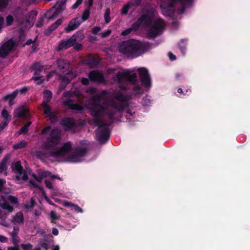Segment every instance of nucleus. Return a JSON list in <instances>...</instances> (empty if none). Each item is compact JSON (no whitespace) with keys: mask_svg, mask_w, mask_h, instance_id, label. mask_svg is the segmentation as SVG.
<instances>
[{"mask_svg":"<svg viewBox=\"0 0 250 250\" xmlns=\"http://www.w3.org/2000/svg\"><path fill=\"white\" fill-rule=\"evenodd\" d=\"M157 15L153 8L146 9L139 18L144 27H150L146 33L147 39H153L161 35L165 26L164 21L161 18L154 20Z\"/></svg>","mask_w":250,"mask_h":250,"instance_id":"f257e3e1","label":"nucleus"},{"mask_svg":"<svg viewBox=\"0 0 250 250\" xmlns=\"http://www.w3.org/2000/svg\"><path fill=\"white\" fill-rule=\"evenodd\" d=\"M101 97L99 95L94 96L92 98L89 109L91 115L93 117V122L99 124L100 122V117L107 116L108 119H112L114 117L116 112L109 108V107L104 106L100 104Z\"/></svg>","mask_w":250,"mask_h":250,"instance_id":"f03ea898","label":"nucleus"},{"mask_svg":"<svg viewBox=\"0 0 250 250\" xmlns=\"http://www.w3.org/2000/svg\"><path fill=\"white\" fill-rule=\"evenodd\" d=\"M119 50L122 53L127 54L131 58L137 57L144 52L142 43L133 39L121 42L119 45Z\"/></svg>","mask_w":250,"mask_h":250,"instance_id":"7ed1b4c3","label":"nucleus"},{"mask_svg":"<svg viewBox=\"0 0 250 250\" xmlns=\"http://www.w3.org/2000/svg\"><path fill=\"white\" fill-rule=\"evenodd\" d=\"M57 70L61 73L64 74L61 76L62 79L61 84L64 85V87L68 84L71 81L75 78L77 74L75 71L69 70V62L63 59H58L56 61Z\"/></svg>","mask_w":250,"mask_h":250,"instance_id":"20e7f679","label":"nucleus"},{"mask_svg":"<svg viewBox=\"0 0 250 250\" xmlns=\"http://www.w3.org/2000/svg\"><path fill=\"white\" fill-rule=\"evenodd\" d=\"M100 117L101 122L99 124H96L93 122L94 125L98 126V128L95 131L97 139L100 142H106L109 138L110 130L109 126H110L114 122V117L112 119H109L108 123H104L102 118Z\"/></svg>","mask_w":250,"mask_h":250,"instance_id":"39448f33","label":"nucleus"},{"mask_svg":"<svg viewBox=\"0 0 250 250\" xmlns=\"http://www.w3.org/2000/svg\"><path fill=\"white\" fill-rule=\"evenodd\" d=\"M118 102L112 100L110 101L106 105L116 109L119 113H122L124 110L128 106L126 97L121 93H118L115 97Z\"/></svg>","mask_w":250,"mask_h":250,"instance_id":"423d86ee","label":"nucleus"},{"mask_svg":"<svg viewBox=\"0 0 250 250\" xmlns=\"http://www.w3.org/2000/svg\"><path fill=\"white\" fill-rule=\"evenodd\" d=\"M61 140V133L59 129H52L50 132V136L48 137L46 141L43 144L44 149L49 150L55 146L59 144Z\"/></svg>","mask_w":250,"mask_h":250,"instance_id":"0eeeda50","label":"nucleus"},{"mask_svg":"<svg viewBox=\"0 0 250 250\" xmlns=\"http://www.w3.org/2000/svg\"><path fill=\"white\" fill-rule=\"evenodd\" d=\"M137 74L135 73H131L129 71L125 73L119 72L114 76L113 80L118 82L119 83H124L126 81L132 83H135L137 82Z\"/></svg>","mask_w":250,"mask_h":250,"instance_id":"6e6552de","label":"nucleus"},{"mask_svg":"<svg viewBox=\"0 0 250 250\" xmlns=\"http://www.w3.org/2000/svg\"><path fill=\"white\" fill-rule=\"evenodd\" d=\"M88 151V149L84 146H78L76 147L72 154L68 157V160L71 163L80 162V159L84 157Z\"/></svg>","mask_w":250,"mask_h":250,"instance_id":"1a4fd4ad","label":"nucleus"},{"mask_svg":"<svg viewBox=\"0 0 250 250\" xmlns=\"http://www.w3.org/2000/svg\"><path fill=\"white\" fill-rule=\"evenodd\" d=\"M71 149L72 143L70 142H67L64 143L58 150L50 151L49 154L50 156L54 158H59L69 153Z\"/></svg>","mask_w":250,"mask_h":250,"instance_id":"9d476101","label":"nucleus"},{"mask_svg":"<svg viewBox=\"0 0 250 250\" xmlns=\"http://www.w3.org/2000/svg\"><path fill=\"white\" fill-rule=\"evenodd\" d=\"M65 2L61 1L57 3V7L54 9V7L51 8L46 13L44 16L49 20H52L56 18L62 10L63 7L65 6Z\"/></svg>","mask_w":250,"mask_h":250,"instance_id":"9b49d317","label":"nucleus"},{"mask_svg":"<svg viewBox=\"0 0 250 250\" xmlns=\"http://www.w3.org/2000/svg\"><path fill=\"white\" fill-rule=\"evenodd\" d=\"M141 82L143 86L149 87L151 85L150 77L148 70L144 67L138 69Z\"/></svg>","mask_w":250,"mask_h":250,"instance_id":"f8f14e48","label":"nucleus"},{"mask_svg":"<svg viewBox=\"0 0 250 250\" xmlns=\"http://www.w3.org/2000/svg\"><path fill=\"white\" fill-rule=\"evenodd\" d=\"M14 45L12 40L5 42L0 47V58L6 57L11 52Z\"/></svg>","mask_w":250,"mask_h":250,"instance_id":"ddd939ff","label":"nucleus"},{"mask_svg":"<svg viewBox=\"0 0 250 250\" xmlns=\"http://www.w3.org/2000/svg\"><path fill=\"white\" fill-rule=\"evenodd\" d=\"M82 23V20L80 17H76L72 19L69 22L67 26L64 28L66 33H69L78 28Z\"/></svg>","mask_w":250,"mask_h":250,"instance_id":"4468645a","label":"nucleus"},{"mask_svg":"<svg viewBox=\"0 0 250 250\" xmlns=\"http://www.w3.org/2000/svg\"><path fill=\"white\" fill-rule=\"evenodd\" d=\"M75 44V41L73 38H70L68 40H63L59 42L57 47V51H61L67 49Z\"/></svg>","mask_w":250,"mask_h":250,"instance_id":"2eb2a0df","label":"nucleus"},{"mask_svg":"<svg viewBox=\"0 0 250 250\" xmlns=\"http://www.w3.org/2000/svg\"><path fill=\"white\" fill-rule=\"evenodd\" d=\"M88 78L90 81L94 82L102 83L104 81L103 74L97 70H93L89 72Z\"/></svg>","mask_w":250,"mask_h":250,"instance_id":"dca6fc26","label":"nucleus"},{"mask_svg":"<svg viewBox=\"0 0 250 250\" xmlns=\"http://www.w3.org/2000/svg\"><path fill=\"white\" fill-rule=\"evenodd\" d=\"M63 105L72 110L81 111L83 109L82 105L78 103H74V101L70 99L64 101Z\"/></svg>","mask_w":250,"mask_h":250,"instance_id":"f3484780","label":"nucleus"},{"mask_svg":"<svg viewBox=\"0 0 250 250\" xmlns=\"http://www.w3.org/2000/svg\"><path fill=\"white\" fill-rule=\"evenodd\" d=\"M28 114V110L24 106H20L14 111V116L18 118H26Z\"/></svg>","mask_w":250,"mask_h":250,"instance_id":"a211bd4d","label":"nucleus"},{"mask_svg":"<svg viewBox=\"0 0 250 250\" xmlns=\"http://www.w3.org/2000/svg\"><path fill=\"white\" fill-rule=\"evenodd\" d=\"M62 124L64 126L66 130H71L75 126V120L73 118H65L62 121Z\"/></svg>","mask_w":250,"mask_h":250,"instance_id":"6ab92c4d","label":"nucleus"},{"mask_svg":"<svg viewBox=\"0 0 250 250\" xmlns=\"http://www.w3.org/2000/svg\"><path fill=\"white\" fill-rule=\"evenodd\" d=\"M160 7L163 15L172 17V0H169L167 5L164 3L161 4Z\"/></svg>","mask_w":250,"mask_h":250,"instance_id":"aec40b11","label":"nucleus"},{"mask_svg":"<svg viewBox=\"0 0 250 250\" xmlns=\"http://www.w3.org/2000/svg\"><path fill=\"white\" fill-rule=\"evenodd\" d=\"M62 20L61 19L57 20L55 22L52 23L47 29L44 31V34L45 36H49L53 31L55 30L61 24Z\"/></svg>","mask_w":250,"mask_h":250,"instance_id":"412c9836","label":"nucleus"},{"mask_svg":"<svg viewBox=\"0 0 250 250\" xmlns=\"http://www.w3.org/2000/svg\"><path fill=\"white\" fill-rule=\"evenodd\" d=\"M19 93L18 89H16L11 93L5 95L3 98L4 101H9V105L12 106L13 104V101L17 96Z\"/></svg>","mask_w":250,"mask_h":250,"instance_id":"4be33fe9","label":"nucleus"},{"mask_svg":"<svg viewBox=\"0 0 250 250\" xmlns=\"http://www.w3.org/2000/svg\"><path fill=\"white\" fill-rule=\"evenodd\" d=\"M13 170L17 172V173L19 175V176H16L17 179H19V176L21 175L23 172V168L21 161H18L15 163L14 166L13 167Z\"/></svg>","mask_w":250,"mask_h":250,"instance_id":"5701e85b","label":"nucleus"},{"mask_svg":"<svg viewBox=\"0 0 250 250\" xmlns=\"http://www.w3.org/2000/svg\"><path fill=\"white\" fill-rule=\"evenodd\" d=\"M19 230V228L14 227L13 230L10 233L12 243L14 245H18L19 243V239L18 237Z\"/></svg>","mask_w":250,"mask_h":250,"instance_id":"b1692460","label":"nucleus"},{"mask_svg":"<svg viewBox=\"0 0 250 250\" xmlns=\"http://www.w3.org/2000/svg\"><path fill=\"white\" fill-rule=\"evenodd\" d=\"M23 214L22 212L19 211L13 217L12 222L14 223L21 224L23 223Z\"/></svg>","mask_w":250,"mask_h":250,"instance_id":"393cba45","label":"nucleus"},{"mask_svg":"<svg viewBox=\"0 0 250 250\" xmlns=\"http://www.w3.org/2000/svg\"><path fill=\"white\" fill-rule=\"evenodd\" d=\"M9 159V156L7 155L5 156L1 161L0 163V173H2L4 171H6L7 170V166L6 164Z\"/></svg>","mask_w":250,"mask_h":250,"instance_id":"a878e982","label":"nucleus"},{"mask_svg":"<svg viewBox=\"0 0 250 250\" xmlns=\"http://www.w3.org/2000/svg\"><path fill=\"white\" fill-rule=\"evenodd\" d=\"M37 15V12L35 11H31L27 16L25 17V21L27 22H34L36 20Z\"/></svg>","mask_w":250,"mask_h":250,"instance_id":"bb28decb","label":"nucleus"},{"mask_svg":"<svg viewBox=\"0 0 250 250\" xmlns=\"http://www.w3.org/2000/svg\"><path fill=\"white\" fill-rule=\"evenodd\" d=\"M2 198L4 202L2 203L0 199V207L4 209H7L9 212H12L14 210L13 207L10 206L9 203L3 197Z\"/></svg>","mask_w":250,"mask_h":250,"instance_id":"cd10ccee","label":"nucleus"},{"mask_svg":"<svg viewBox=\"0 0 250 250\" xmlns=\"http://www.w3.org/2000/svg\"><path fill=\"white\" fill-rule=\"evenodd\" d=\"M52 97V93L51 91L46 90L43 92V100L42 103H47L49 102Z\"/></svg>","mask_w":250,"mask_h":250,"instance_id":"c85d7f7f","label":"nucleus"},{"mask_svg":"<svg viewBox=\"0 0 250 250\" xmlns=\"http://www.w3.org/2000/svg\"><path fill=\"white\" fill-rule=\"evenodd\" d=\"M70 38H73V39L75 41V44L77 42V41H81L84 38V35L83 34V31L82 30L79 31L75 33L72 37Z\"/></svg>","mask_w":250,"mask_h":250,"instance_id":"c756f323","label":"nucleus"},{"mask_svg":"<svg viewBox=\"0 0 250 250\" xmlns=\"http://www.w3.org/2000/svg\"><path fill=\"white\" fill-rule=\"evenodd\" d=\"M64 205L65 207H72V209L74 210L75 211H76L78 213H82L83 212L82 208H81L78 205L73 204L69 202H65Z\"/></svg>","mask_w":250,"mask_h":250,"instance_id":"7c9ffc66","label":"nucleus"},{"mask_svg":"<svg viewBox=\"0 0 250 250\" xmlns=\"http://www.w3.org/2000/svg\"><path fill=\"white\" fill-rule=\"evenodd\" d=\"M27 145V143L24 141L22 140L16 144L14 145L13 146V148L14 149H19L25 147Z\"/></svg>","mask_w":250,"mask_h":250,"instance_id":"2f4dec72","label":"nucleus"},{"mask_svg":"<svg viewBox=\"0 0 250 250\" xmlns=\"http://www.w3.org/2000/svg\"><path fill=\"white\" fill-rule=\"evenodd\" d=\"M1 116L3 118V121L10 122L11 117L8 113L7 110L3 109L1 111Z\"/></svg>","mask_w":250,"mask_h":250,"instance_id":"473e14b6","label":"nucleus"},{"mask_svg":"<svg viewBox=\"0 0 250 250\" xmlns=\"http://www.w3.org/2000/svg\"><path fill=\"white\" fill-rule=\"evenodd\" d=\"M49 217L51 223L53 224H55V221L59 219V216H58L56 212L54 210H52L50 211L49 214Z\"/></svg>","mask_w":250,"mask_h":250,"instance_id":"72a5a7b5","label":"nucleus"},{"mask_svg":"<svg viewBox=\"0 0 250 250\" xmlns=\"http://www.w3.org/2000/svg\"><path fill=\"white\" fill-rule=\"evenodd\" d=\"M42 104L43 108V113L45 115H47L52 112L50 106L47 103H42Z\"/></svg>","mask_w":250,"mask_h":250,"instance_id":"f704fd0d","label":"nucleus"},{"mask_svg":"<svg viewBox=\"0 0 250 250\" xmlns=\"http://www.w3.org/2000/svg\"><path fill=\"white\" fill-rule=\"evenodd\" d=\"M131 7V3L130 2H127L125 4L122 10H121V13L123 15H126L128 13V10Z\"/></svg>","mask_w":250,"mask_h":250,"instance_id":"c9c22d12","label":"nucleus"},{"mask_svg":"<svg viewBox=\"0 0 250 250\" xmlns=\"http://www.w3.org/2000/svg\"><path fill=\"white\" fill-rule=\"evenodd\" d=\"M90 13V10L89 9H87L83 12L82 18H81L82 22L86 21L89 18Z\"/></svg>","mask_w":250,"mask_h":250,"instance_id":"e433bc0d","label":"nucleus"},{"mask_svg":"<svg viewBox=\"0 0 250 250\" xmlns=\"http://www.w3.org/2000/svg\"><path fill=\"white\" fill-rule=\"evenodd\" d=\"M141 25H142V24L138 18L136 21L132 24L131 28H132V30L137 31L139 29Z\"/></svg>","mask_w":250,"mask_h":250,"instance_id":"4c0bfd02","label":"nucleus"},{"mask_svg":"<svg viewBox=\"0 0 250 250\" xmlns=\"http://www.w3.org/2000/svg\"><path fill=\"white\" fill-rule=\"evenodd\" d=\"M110 10L109 8H107L105 10V11L104 14V18L105 20V22L106 23H109L111 19L110 17Z\"/></svg>","mask_w":250,"mask_h":250,"instance_id":"58836bf2","label":"nucleus"},{"mask_svg":"<svg viewBox=\"0 0 250 250\" xmlns=\"http://www.w3.org/2000/svg\"><path fill=\"white\" fill-rule=\"evenodd\" d=\"M32 69L34 70L37 71H42L43 68L42 65H41L40 63L39 62H35L34 63L32 66Z\"/></svg>","mask_w":250,"mask_h":250,"instance_id":"ea45409f","label":"nucleus"},{"mask_svg":"<svg viewBox=\"0 0 250 250\" xmlns=\"http://www.w3.org/2000/svg\"><path fill=\"white\" fill-rule=\"evenodd\" d=\"M42 76H33L32 79H33L38 85H41L44 82V79H42Z\"/></svg>","mask_w":250,"mask_h":250,"instance_id":"a19ab883","label":"nucleus"},{"mask_svg":"<svg viewBox=\"0 0 250 250\" xmlns=\"http://www.w3.org/2000/svg\"><path fill=\"white\" fill-rule=\"evenodd\" d=\"M35 199L32 197L30 199V202L29 204H25L24 205V207L27 209H31L34 207V206H35Z\"/></svg>","mask_w":250,"mask_h":250,"instance_id":"79ce46f5","label":"nucleus"},{"mask_svg":"<svg viewBox=\"0 0 250 250\" xmlns=\"http://www.w3.org/2000/svg\"><path fill=\"white\" fill-rule=\"evenodd\" d=\"M47 116L49 117V119L51 121V123H55L57 120L58 117L53 112H52L50 114H49Z\"/></svg>","mask_w":250,"mask_h":250,"instance_id":"37998d69","label":"nucleus"},{"mask_svg":"<svg viewBox=\"0 0 250 250\" xmlns=\"http://www.w3.org/2000/svg\"><path fill=\"white\" fill-rule=\"evenodd\" d=\"M8 4V0H0V11L5 8Z\"/></svg>","mask_w":250,"mask_h":250,"instance_id":"c03bdc74","label":"nucleus"},{"mask_svg":"<svg viewBox=\"0 0 250 250\" xmlns=\"http://www.w3.org/2000/svg\"><path fill=\"white\" fill-rule=\"evenodd\" d=\"M8 199L11 204H16L18 203V199L16 197L13 195H9L8 197Z\"/></svg>","mask_w":250,"mask_h":250,"instance_id":"a18cd8bd","label":"nucleus"},{"mask_svg":"<svg viewBox=\"0 0 250 250\" xmlns=\"http://www.w3.org/2000/svg\"><path fill=\"white\" fill-rule=\"evenodd\" d=\"M141 88L139 85H136L133 88V93L134 95H138L141 93Z\"/></svg>","mask_w":250,"mask_h":250,"instance_id":"49530a36","label":"nucleus"},{"mask_svg":"<svg viewBox=\"0 0 250 250\" xmlns=\"http://www.w3.org/2000/svg\"><path fill=\"white\" fill-rule=\"evenodd\" d=\"M142 104L144 106H147L150 104V100L147 97H145L142 100Z\"/></svg>","mask_w":250,"mask_h":250,"instance_id":"de8ad7c7","label":"nucleus"},{"mask_svg":"<svg viewBox=\"0 0 250 250\" xmlns=\"http://www.w3.org/2000/svg\"><path fill=\"white\" fill-rule=\"evenodd\" d=\"M111 33V31L110 29H107L104 32L101 33V35L102 38H106L109 36Z\"/></svg>","mask_w":250,"mask_h":250,"instance_id":"09e8293b","label":"nucleus"},{"mask_svg":"<svg viewBox=\"0 0 250 250\" xmlns=\"http://www.w3.org/2000/svg\"><path fill=\"white\" fill-rule=\"evenodd\" d=\"M44 184H45L46 188H47L48 189H53V187L52 186V184L49 180H48V179L45 180Z\"/></svg>","mask_w":250,"mask_h":250,"instance_id":"8fccbe9b","label":"nucleus"},{"mask_svg":"<svg viewBox=\"0 0 250 250\" xmlns=\"http://www.w3.org/2000/svg\"><path fill=\"white\" fill-rule=\"evenodd\" d=\"M178 46L182 52L184 51L186 47L185 41L184 40L181 41V42L178 43Z\"/></svg>","mask_w":250,"mask_h":250,"instance_id":"3c124183","label":"nucleus"},{"mask_svg":"<svg viewBox=\"0 0 250 250\" xmlns=\"http://www.w3.org/2000/svg\"><path fill=\"white\" fill-rule=\"evenodd\" d=\"M101 30V28L100 26H95L92 28L91 32L93 34L96 35Z\"/></svg>","mask_w":250,"mask_h":250,"instance_id":"603ef678","label":"nucleus"},{"mask_svg":"<svg viewBox=\"0 0 250 250\" xmlns=\"http://www.w3.org/2000/svg\"><path fill=\"white\" fill-rule=\"evenodd\" d=\"M13 21V18L11 15L8 16L6 18V22L7 25L12 24Z\"/></svg>","mask_w":250,"mask_h":250,"instance_id":"864d4df0","label":"nucleus"},{"mask_svg":"<svg viewBox=\"0 0 250 250\" xmlns=\"http://www.w3.org/2000/svg\"><path fill=\"white\" fill-rule=\"evenodd\" d=\"M28 132V129L26 128V127L23 126L18 131V134L19 135H21L22 134H26Z\"/></svg>","mask_w":250,"mask_h":250,"instance_id":"5fc2aeb1","label":"nucleus"},{"mask_svg":"<svg viewBox=\"0 0 250 250\" xmlns=\"http://www.w3.org/2000/svg\"><path fill=\"white\" fill-rule=\"evenodd\" d=\"M83 2V0H77L76 1L72 6V8L75 9L78 7Z\"/></svg>","mask_w":250,"mask_h":250,"instance_id":"6e6d98bb","label":"nucleus"},{"mask_svg":"<svg viewBox=\"0 0 250 250\" xmlns=\"http://www.w3.org/2000/svg\"><path fill=\"white\" fill-rule=\"evenodd\" d=\"M51 129V126L49 125L44 127L41 131L42 134H47Z\"/></svg>","mask_w":250,"mask_h":250,"instance_id":"4d7b16f0","label":"nucleus"},{"mask_svg":"<svg viewBox=\"0 0 250 250\" xmlns=\"http://www.w3.org/2000/svg\"><path fill=\"white\" fill-rule=\"evenodd\" d=\"M131 3V6H139L142 0H134L132 2H130Z\"/></svg>","mask_w":250,"mask_h":250,"instance_id":"13d9d810","label":"nucleus"},{"mask_svg":"<svg viewBox=\"0 0 250 250\" xmlns=\"http://www.w3.org/2000/svg\"><path fill=\"white\" fill-rule=\"evenodd\" d=\"M42 178H46L51 175V172L48 171H43L41 173Z\"/></svg>","mask_w":250,"mask_h":250,"instance_id":"bf43d9fd","label":"nucleus"},{"mask_svg":"<svg viewBox=\"0 0 250 250\" xmlns=\"http://www.w3.org/2000/svg\"><path fill=\"white\" fill-rule=\"evenodd\" d=\"M9 123V122H8L7 121H3L0 124V131H1L3 129H4V128L8 125Z\"/></svg>","mask_w":250,"mask_h":250,"instance_id":"052dcab7","label":"nucleus"},{"mask_svg":"<svg viewBox=\"0 0 250 250\" xmlns=\"http://www.w3.org/2000/svg\"><path fill=\"white\" fill-rule=\"evenodd\" d=\"M132 31V28H131V27L127 28L125 30H124L122 32L121 35L123 36H126V35H128L129 34H130Z\"/></svg>","mask_w":250,"mask_h":250,"instance_id":"680f3d73","label":"nucleus"},{"mask_svg":"<svg viewBox=\"0 0 250 250\" xmlns=\"http://www.w3.org/2000/svg\"><path fill=\"white\" fill-rule=\"evenodd\" d=\"M6 183V181L2 179H0V192H2L4 184Z\"/></svg>","mask_w":250,"mask_h":250,"instance_id":"e2e57ef3","label":"nucleus"},{"mask_svg":"<svg viewBox=\"0 0 250 250\" xmlns=\"http://www.w3.org/2000/svg\"><path fill=\"white\" fill-rule=\"evenodd\" d=\"M29 183L34 187V188H39L40 190H41L42 189V188L39 187V186H38V185L33 180H30L29 181Z\"/></svg>","mask_w":250,"mask_h":250,"instance_id":"0e129e2a","label":"nucleus"},{"mask_svg":"<svg viewBox=\"0 0 250 250\" xmlns=\"http://www.w3.org/2000/svg\"><path fill=\"white\" fill-rule=\"evenodd\" d=\"M28 90V88L26 86H24L20 88L19 91V93L20 92L21 94L25 93Z\"/></svg>","mask_w":250,"mask_h":250,"instance_id":"69168bd1","label":"nucleus"},{"mask_svg":"<svg viewBox=\"0 0 250 250\" xmlns=\"http://www.w3.org/2000/svg\"><path fill=\"white\" fill-rule=\"evenodd\" d=\"M50 237H52V236H49L48 235H43V238L42 240L44 242H46L48 244L50 242L49 238Z\"/></svg>","mask_w":250,"mask_h":250,"instance_id":"338daca9","label":"nucleus"},{"mask_svg":"<svg viewBox=\"0 0 250 250\" xmlns=\"http://www.w3.org/2000/svg\"><path fill=\"white\" fill-rule=\"evenodd\" d=\"M14 247H8L7 250H19V244L18 245H14Z\"/></svg>","mask_w":250,"mask_h":250,"instance_id":"774afa93","label":"nucleus"}]
</instances>
